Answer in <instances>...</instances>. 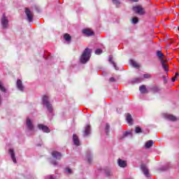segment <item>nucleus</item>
Returning a JSON list of instances; mask_svg holds the SVG:
<instances>
[{
    "mask_svg": "<svg viewBox=\"0 0 179 179\" xmlns=\"http://www.w3.org/2000/svg\"><path fill=\"white\" fill-rule=\"evenodd\" d=\"M109 62H110V64H113V65L116 71H118L120 69L118 68V66H117V64H115V62H114V61H113V56H109Z\"/></svg>",
    "mask_w": 179,
    "mask_h": 179,
    "instance_id": "obj_18",
    "label": "nucleus"
},
{
    "mask_svg": "<svg viewBox=\"0 0 179 179\" xmlns=\"http://www.w3.org/2000/svg\"><path fill=\"white\" fill-rule=\"evenodd\" d=\"M157 57H158L159 59L162 61H164L163 58H164V55L162 52V51L158 50L157 51Z\"/></svg>",
    "mask_w": 179,
    "mask_h": 179,
    "instance_id": "obj_17",
    "label": "nucleus"
},
{
    "mask_svg": "<svg viewBox=\"0 0 179 179\" xmlns=\"http://www.w3.org/2000/svg\"><path fill=\"white\" fill-rule=\"evenodd\" d=\"M178 30H179V27H178Z\"/></svg>",
    "mask_w": 179,
    "mask_h": 179,
    "instance_id": "obj_46",
    "label": "nucleus"
},
{
    "mask_svg": "<svg viewBox=\"0 0 179 179\" xmlns=\"http://www.w3.org/2000/svg\"><path fill=\"white\" fill-rule=\"evenodd\" d=\"M130 64L134 66V68H139V64H138L134 60H130Z\"/></svg>",
    "mask_w": 179,
    "mask_h": 179,
    "instance_id": "obj_26",
    "label": "nucleus"
},
{
    "mask_svg": "<svg viewBox=\"0 0 179 179\" xmlns=\"http://www.w3.org/2000/svg\"><path fill=\"white\" fill-rule=\"evenodd\" d=\"M153 146V141L150 140L146 142L145 147V149H150V148H152Z\"/></svg>",
    "mask_w": 179,
    "mask_h": 179,
    "instance_id": "obj_21",
    "label": "nucleus"
},
{
    "mask_svg": "<svg viewBox=\"0 0 179 179\" xmlns=\"http://www.w3.org/2000/svg\"><path fill=\"white\" fill-rule=\"evenodd\" d=\"M161 64L165 72H169V65L166 64V61L162 60Z\"/></svg>",
    "mask_w": 179,
    "mask_h": 179,
    "instance_id": "obj_16",
    "label": "nucleus"
},
{
    "mask_svg": "<svg viewBox=\"0 0 179 179\" xmlns=\"http://www.w3.org/2000/svg\"><path fill=\"white\" fill-rule=\"evenodd\" d=\"M38 128L41 131H43V132H46V134H48V132H50V128L44 124H38Z\"/></svg>",
    "mask_w": 179,
    "mask_h": 179,
    "instance_id": "obj_10",
    "label": "nucleus"
},
{
    "mask_svg": "<svg viewBox=\"0 0 179 179\" xmlns=\"http://www.w3.org/2000/svg\"><path fill=\"white\" fill-rule=\"evenodd\" d=\"M169 169H170V166L168 165L166 168L164 169V170H169Z\"/></svg>",
    "mask_w": 179,
    "mask_h": 179,
    "instance_id": "obj_41",
    "label": "nucleus"
},
{
    "mask_svg": "<svg viewBox=\"0 0 179 179\" xmlns=\"http://www.w3.org/2000/svg\"><path fill=\"white\" fill-rule=\"evenodd\" d=\"M1 25L3 29H8L9 26V20H8V17L5 14H3L1 17Z\"/></svg>",
    "mask_w": 179,
    "mask_h": 179,
    "instance_id": "obj_4",
    "label": "nucleus"
},
{
    "mask_svg": "<svg viewBox=\"0 0 179 179\" xmlns=\"http://www.w3.org/2000/svg\"><path fill=\"white\" fill-rule=\"evenodd\" d=\"M131 1H133V2H138V1L139 0H131Z\"/></svg>",
    "mask_w": 179,
    "mask_h": 179,
    "instance_id": "obj_45",
    "label": "nucleus"
},
{
    "mask_svg": "<svg viewBox=\"0 0 179 179\" xmlns=\"http://www.w3.org/2000/svg\"><path fill=\"white\" fill-rule=\"evenodd\" d=\"M16 86L20 92H23L24 90V86H23V83L20 80H17Z\"/></svg>",
    "mask_w": 179,
    "mask_h": 179,
    "instance_id": "obj_12",
    "label": "nucleus"
},
{
    "mask_svg": "<svg viewBox=\"0 0 179 179\" xmlns=\"http://www.w3.org/2000/svg\"><path fill=\"white\" fill-rule=\"evenodd\" d=\"M90 57H92V49L87 48L85 49L80 58L81 64H86L89 59H90Z\"/></svg>",
    "mask_w": 179,
    "mask_h": 179,
    "instance_id": "obj_1",
    "label": "nucleus"
},
{
    "mask_svg": "<svg viewBox=\"0 0 179 179\" xmlns=\"http://www.w3.org/2000/svg\"><path fill=\"white\" fill-rule=\"evenodd\" d=\"M25 15H27L28 22H33L34 14L33 13V11L30 10V8H25Z\"/></svg>",
    "mask_w": 179,
    "mask_h": 179,
    "instance_id": "obj_3",
    "label": "nucleus"
},
{
    "mask_svg": "<svg viewBox=\"0 0 179 179\" xmlns=\"http://www.w3.org/2000/svg\"><path fill=\"white\" fill-rule=\"evenodd\" d=\"M51 155L54 159H56V160H61L62 158V154L58 151L54 150L52 152Z\"/></svg>",
    "mask_w": 179,
    "mask_h": 179,
    "instance_id": "obj_7",
    "label": "nucleus"
},
{
    "mask_svg": "<svg viewBox=\"0 0 179 179\" xmlns=\"http://www.w3.org/2000/svg\"><path fill=\"white\" fill-rule=\"evenodd\" d=\"M87 159L88 163H92V155L90 154H87Z\"/></svg>",
    "mask_w": 179,
    "mask_h": 179,
    "instance_id": "obj_34",
    "label": "nucleus"
},
{
    "mask_svg": "<svg viewBox=\"0 0 179 179\" xmlns=\"http://www.w3.org/2000/svg\"><path fill=\"white\" fill-rule=\"evenodd\" d=\"M64 38L67 43H69L72 40V37L69 34H65Z\"/></svg>",
    "mask_w": 179,
    "mask_h": 179,
    "instance_id": "obj_23",
    "label": "nucleus"
},
{
    "mask_svg": "<svg viewBox=\"0 0 179 179\" xmlns=\"http://www.w3.org/2000/svg\"><path fill=\"white\" fill-rule=\"evenodd\" d=\"M139 90L141 92V93H142L143 94H145V93H148V89H146V86L145 85H141L139 87Z\"/></svg>",
    "mask_w": 179,
    "mask_h": 179,
    "instance_id": "obj_20",
    "label": "nucleus"
},
{
    "mask_svg": "<svg viewBox=\"0 0 179 179\" xmlns=\"http://www.w3.org/2000/svg\"><path fill=\"white\" fill-rule=\"evenodd\" d=\"M66 173H68L69 174H72V169H69V168H66Z\"/></svg>",
    "mask_w": 179,
    "mask_h": 179,
    "instance_id": "obj_35",
    "label": "nucleus"
},
{
    "mask_svg": "<svg viewBox=\"0 0 179 179\" xmlns=\"http://www.w3.org/2000/svg\"><path fill=\"white\" fill-rule=\"evenodd\" d=\"M52 164H54V166H57V164H58V162H57V161H53L52 162Z\"/></svg>",
    "mask_w": 179,
    "mask_h": 179,
    "instance_id": "obj_39",
    "label": "nucleus"
},
{
    "mask_svg": "<svg viewBox=\"0 0 179 179\" xmlns=\"http://www.w3.org/2000/svg\"><path fill=\"white\" fill-rule=\"evenodd\" d=\"M88 135H90V125L87 124L85 127V131H84V136H87Z\"/></svg>",
    "mask_w": 179,
    "mask_h": 179,
    "instance_id": "obj_15",
    "label": "nucleus"
},
{
    "mask_svg": "<svg viewBox=\"0 0 179 179\" xmlns=\"http://www.w3.org/2000/svg\"><path fill=\"white\" fill-rule=\"evenodd\" d=\"M0 90L3 92V93H6V88H5V87L3 86V83H2L1 81H0Z\"/></svg>",
    "mask_w": 179,
    "mask_h": 179,
    "instance_id": "obj_27",
    "label": "nucleus"
},
{
    "mask_svg": "<svg viewBox=\"0 0 179 179\" xmlns=\"http://www.w3.org/2000/svg\"><path fill=\"white\" fill-rule=\"evenodd\" d=\"M141 170L143 173V174L145 176V177H150L149 174V169H148V166L145 165V164H141Z\"/></svg>",
    "mask_w": 179,
    "mask_h": 179,
    "instance_id": "obj_8",
    "label": "nucleus"
},
{
    "mask_svg": "<svg viewBox=\"0 0 179 179\" xmlns=\"http://www.w3.org/2000/svg\"><path fill=\"white\" fill-rule=\"evenodd\" d=\"M150 90L152 93H158V92H160V88H159V87L155 85L152 87Z\"/></svg>",
    "mask_w": 179,
    "mask_h": 179,
    "instance_id": "obj_24",
    "label": "nucleus"
},
{
    "mask_svg": "<svg viewBox=\"0 0 179 179\" xmlns=\"http://www.w3.org/2000/svg\"><path fill=\"white\" fill-rule=\"evenodd\" d=\"M177 76H178V73H176L175 74V78H177Z\"/></svg>",
    "mask_w": 179,
    "mask_h": 179,
    "instance_id": "obj_43",
    "label": "nucleus"
},
{
    "mask_svg": "<svg viewBox=\"0 0 179 179\" xmlns=\"http://www.w3.org/2000/svg\"><path fill=\"white\" fill-rule=\"evenodd\" d=\"M118 164L120 167H127V161H124V160H122L121 159H119Z\"/></svg>",
    "mask_w": 179,
    "mask_h": 179,
    "instance_id": "obj_19",
    "label": "nucleus"
},
{
    "mask_svg": "<svg viewBox=\"0 0 179 179\" xmlns=\"http://www.w3.org/2000/svg\"><path fill=\"white\" fill-rule=\"evenodd\" d=\"M9 153L11 156V159H12L13 163H15V164L17 163V162L16 161V157L15 156V151L13 150V149H10Z\"/></svg>",
    "mask_w": 179,
    "mask_h": 179,
    "instance_id": "obj_13",
    "label": "nucleus"
},
{
    "mask_svg": "<svg viewBox=\"0 0 179 179\" xmlns=\"http://www.w3.org/2000/svg\"><path fill=\"white\" fill-rule=\"evenodd\" d=\"M166 118L169 121H177V117L173 115H166Z\"/></svg>",
    "mask_w": 179,
    "mask_h": 179,
    "instance_id": "obj_22",
    "label": "nucleus"
},
{
    "mask_svg": "<svg viewBox=\"0 0 179 179\" xmlns=\"http://www.w3.org/2000/svg\"><path fill=\"white\" fill-rule=\"evenodd\" d=\"M106 176L108 177V176H111V171H106Z\"/></svg>",
    "mask_w": 179,
    "mask_h": 179,
    "instance_id": "obj_37",
    "label": "nucleus"
},
{
    "mask_svg": "<svg viewBox=\"0 0 179 179\" xmlns=\"http://www.w3.org/2000/svg\"><path fill=\"white\" fill-rule=\"evenodd\" d=\"M105 131H106V135H108V134L110 132V124H108V123H106V124Z\"/></svg>",
    "mask_w": 179,
    "mask_h": 179,
    "instance_id": "obj_28",
    "label": "nucleus"
},
{
    "mask_svg": "<svg viewBox=\"0 0 179 179\" xmlns=\"http://www.w3.org/2000/svg\"><path fill=\"white\" fill-rule=\"evenodd\" d=\"M113 3L116 5L117 8H118L121 3L118 0H113Z\"/></svg>",
    "mask_w": 179,
    "mask_h": 179,
    "instance_id": "obj_31",
    "label": "nucleus"
},
{
    "mask_svg": "<svg viewBox=\"0 0 179 179\" xmlns=\"http://www.w3.org/2000/svg\"><path fill=\"white\" fill-rule=\"evenodd\" d=\"M82 33L83 34H85V36H87V37H90V36H94V31L89 28L83 29Z\"/></svg>",
    "mask_w": 179,
    "mask_h": 179,
    "instance_id": "obj_6",
    "label": "nucleus"
},
{
    "mask_svg": "<svg viewBox=\"0 0 179 179\" xmlns=\"http://www.w3.org/2000/svg\"><path fill=\"white\" fill-rule=\"evenodd\" d=\"M49 97L47 95H44L43 97V106H45L48 111H49V113L50 114H52V111H53V108H52V105L51 103H50V101H49Z\"/></svg>",
    "mask_w": 179,
    "mask_h": 179,
    "instance_id": "obj_2",
    "label": "nucleus"
},
{
    "mask_svg": "<svg viewBox=\"0 0 179 179\" xmlns=\"http://www.w3.org/2000/svg\"><path fill=\"white\" fill-rule=\"evenodd\" d=\"M142 80H143V78H134V82L135 83H141V82H142Z\"/></svg>",
    "mask_w": 179,
    "mask_h": 179,
    "instance_id": "obj_29",
    "label": "nucleus"
},
{
    "mask_svg": "<svg viewBox=\"0 0 179 179\" xmlns=\"http://www.w3.org/2000/svg\"><path fill=\"white\" fill-rule=\"evenodd\" d=\"M103 52V50L101 49H96L95 50V54L96 55H100V54H101Z\"/></svg>",
    "mask_w": 179,
    "mask_h": 179,
    "instance_id": "obj_33",
    "label": "nucleus"
},
{
    "mask_svg": "<svg viewBox=\"0 0 179 179\" xmlns=\"http://www.w3.org/2000/svg\"><path fill=\"white\" fill-rule=\"evenodd\" d=\"M135 132L136 134H141V132H142V129H141L139 127H137L135 129Z\"/></svg>",
    "mask_w": 179,
    "mask_h": 179,
    "instance_id": "obj_32",
    "label": "nucleus"
},
{
    "mask_svg": "<svg viewBox=\"0 0 179 179\" xmlns=\"http://www.w3.org/2000/svg\"><path fill=\"white\" fill-rule=\"evenodd\" d=\"M49 178H50V179H55V178H54V176H49Z\"/></svg>",
    "mask_w": 179,
    "mask_h": 179,
    "instance_id": "obj_42",
    "label": "nucleus"
},
{
    "mask_svg": "<svg viewBox=\"0 0 179 179\" xmlns=\"http://www.w3.org/2000/svg\"><path fill=\"white\" fill-rule=\"evenodd\" d=\"M27 128L29 131H33L34 129V125H33V122H31V120L29 117L27 118Z\"/></svg>",
    "mask_w": 179,
    "mask_h": 179,
    "instance_id": "obj_9",
    "label": "nucleus"
},
{
    "mask_svg": "<svg viewBox=\"0 0 179 179\" xmlns=\"http://www.w3.org/2000/svg\"><path fill=\"white\" fill-rule=\"evenodd\" d=\"M129 135L132 136V131H125L123 133V136L120 137V139H124V138H127V136H129Z\"/></svg>",
    "mask_w": 179,
    "mask_h": 179,
    "instance_id": "obj_25",
    "label": "nucleus"
},
{
    "mask_svg": "<svg viewBox=\"0 0 179 179\" xmlns=\"http://www.w3.org/2000/svg\"><path fill=\"white\" fill-rule=\"evenodd\" d=\"M139 22V20L138 19V17H134L132 19V23H134V24H136V23H138Z\"/></svg>",
    "mask_w": 179,
    "mask_h": 179,
    "instance_id": "obj_30",
    "label": "nucleus"
},
{
    "mask_svg": "<svg viewBox=\"0 0 179 179\" xmlns=\"http://www.w3.org/2000/svg\"><path fill=\"white\" fill-rule=\"evenodd\" d=\"M73 142L76 146H80V141H79V136H78V135H73Z\"/></svg>",
    "mask_w": 179,
    "mask_h": 179,
    "instance_id": "obj_11",
    "label": "nucleus"
},
{
    "mask_svg": "<svg viewBox=\"0 0 179 179\" xmlns=\"http://www.w3.org/2000/svg\"><path fill=\"white\" fill-rule=\"evenodd\" d=\"M126 120L129 125H132V124H134V119H132V116L131 115V114H127Z\"/></svg>",
    "mask_w": 179,
    "mask_h": 179,
    "instance_id": "obj_14",
    "label": "nucleus"
},
{
    "mask_svg": "<svg viewBox=\"0 0 179 179\" xmlns=\"http://www.w3.org/2000/svg\"><path fill=\"white\" fill-rule=\"evenodd\" d=\"M143 78H145V79H149L150 78H151V76L150 74H144Z\"/></svg>",
    "mask_w": 179,
    "mask_h": 179,
    "instance_id": "obj_36",
    "label": "nucleus"
},
{
    "mask_svg": "<svg viewBox=\"0 0 179 179\" xmlns=\"http://www.w3.org/2000/svg\"><path fill=\"white\" fill-rule=\"evenodd\" d=\"M109 80L110 82H115V78H114L113 77H111Z\"/></svg>",
    "mask_w": 179,
    "mask_h": 179,
    "instance_id": "obj_38",
    "label": "nucleus"
},
{
    "mask_svg": "<svg viewBox=\"0 0 179 179\" xmlns=\"http://www.w3.org/2000/svg\"><path fill=\"white\" fill-rule=\"evenodd\" d=\"M133 10L138 15H145V10L141 6H136L133 7Z\"/></svg>",
    "mask_w": 179,
    "mask_h": 179,
    "instance_id": "obj_5",
    "label": "nucleus"
},
{
    "mask_svg": "<svg viewBox=\"0 0 179 179\" xmlns=\"http://www.w3.org/2000/svg\"><path fill=\"white\" fill-rule=\"evenodd\" d=\"M36 10H38V12H40V10H38V8H37V6H35Z\"/></svg>",
    "mask_w": 179,
    "mask_h": 179,
    "instance_id": "obj_44",
    "label": "nucleus"
},
{
    "mask_svg": "<svg viewBox=\"0 0 179 179\" xmlns=\"http://www.w3.org/2000/svg\"><path fill=\"white\" fill-rule=\"evenodd\" d=\"M177 80V77L172 78V82H176Z\"/></svg>",
    "mask_w": 179,
    "mask_h": 179,
    "instance_id": "obj_40",
    "label": "nucleus"
}]
</instances>
